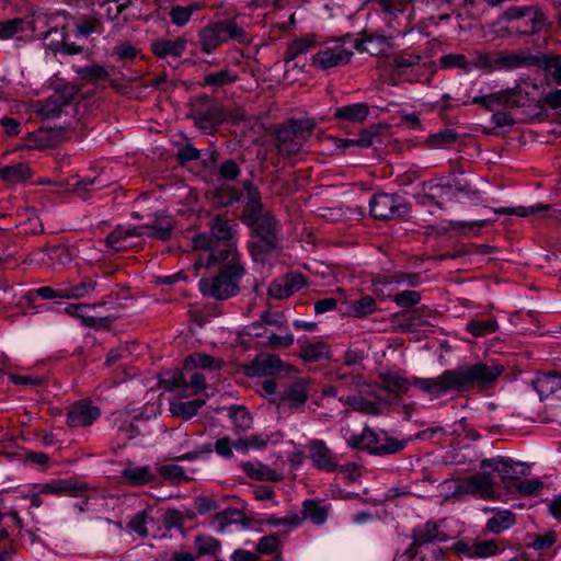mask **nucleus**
<instances>
[{
    "label": "nucleus",
    "instance_id": "f257e3e1",
    "mask_svg": "<svg viewBox=\"0 0 561 561\" xmlns=\"http://www.w3.org/2000/svg\"><path fill=\"white\" fill-rule=\"evenodd\" d=\"M504 371L502 365L478 362L446 369L437 377L414 378L413 385L421 391L438 399L448 393H463L492 387Z\"/></svg>",
    "mask_w": 561,
    "mask_h": 561
},
{
    "label": "nucleus",
    "instance_id": "f03ea898",
    "mask_svg": "<svg viewBox=\"0 0 561 561\" xmlns=\"http://www.w3.org/2000/svg\"><path fill=\"white\" fill-rule=\"evenodd\" d=\"M312 381L298 378L285 383L282 379L267 378L261 383V394L270 400L278 413H295L302 410L309 399Z\"/></svg>",
    "mask_w": 561,
    "mask_h": 561
},
{
    "label": "nucleus",
    "instance_id": "7ed1b4c3",
    "mask_svg": "<svg viewBox=\"0 0 561 561\" xmlns=\"http://www.w3.org/2000/svg\"><path fill=\"white\" fill-rule=\"evenodd\" d=\"M494 473H497L503 482L518 481L530 473V466L510 457L484 459L480 463V472L469 479L473 491H490L494 486Z\"/></svg>",
    "mask_w": 561,
    "mask_h": 561
},
{
    "label": "nucleus",
    "instance_id": "20e7f679",
    "mask_svg": "<svg viewBox=\"0 0 561 561\" xmlns=\"http://www.w3.org/2000/svg\"><path fill=\"white\" fill-rule=\"evenodd\" d=\"M316 127L312 118H289L284 122L275 134V147L280 156H297L304 149Z\"/></svg>",
    "mask_w": 561,
    "mask_h": 561
},
{
    "label": "nucleus",
    "instance_id": "39448f33",
    "mask_svg": "<svg viewBox=\"0 0 561 561\" xmlns=\"http://www.w3.org/2000/svg\"><path fill=\"white\" fill-rule=\"evenodd\" d=\"M245 273L244 266L220 268L215 276L199 279V291L205 297H210L216 300H226L240 291L239 282Z\"/></svg>",
    "mask_w": 561,
    "mask_h": 561
},
{
    "label": "nucleus",
    "instance_id": "423d86ee",
    "mask_svg": "<svg viewBox=\"0 0 561 561\" xmlns=\"http://www.w3.org/2000/svg\"><path fill=\"white\" fill-rule=\"evenodd\" d=\"M478 191H472L459 183H448L443 181L431 180L421 184V193L417 194V204L422 206L436 205L439 208L446 202L453 201L459 194H466L468 197L474 196Z\"/></svg>",
    "mask_w": 561,
    "mask_h": 561
},
{
    "label": "nucleus",
    "instance_id": "0eeeda50",
    "mask_svg": "<svg viewBox=\"0 0 561 561\" xmlns=\"http://www.w3.org/2000/svg\"><path fill=\"white\" fill-rule=\"evenodd\" d=\"M347 443L355 449L366 450L373 455H391L403 449L404 443L386 434H378L369 427H365L358 435H351Z\"/></svg>",
    "mask_w": 561,
    "mask_h": 561
},
{
    "label": "nucleus",
    "instance_id": "6e6552de",
    "mask_svg": "<svg viewBox=\"0 0 561 561\" xmlns=\"http://www.w3.org/2000/svg\"><path fill=\"white\" fill-rule=\"evenodd\" d=\"M350 35L334 38L320 44L318 51L311 58V65L320 70L347 65L353 57V47H346Z\"/></svg>",
    "mask_w": 561,
    "mask_h": 561
},
{
    "label": "nucleus",
    "instance_id": "1a4fd4ad",
    "mask_svg": "<svg viewBox=\"0 0 561 561\" xmlns=\"http://www.w3.org/2000/svg\"><path fill=\"white\" fill-rule=\"evenodd\" d=\"M530 98L520 85L500 90L494 93L478 95L472 99L471 102H463V104H478L484 107L486 111L496 112L499 107H523L528 105Z\"/></svg>",
    "mask_w": 561,
    "mask_h": 561
},
{
    "label": "nucleus",
    "instance_id": "9d476101",
    "mask_svg": "<svg viewBox=\"0 0 561 561\" xmlns=\"http://www.w3.org/2000/svg\"><path fill=\"white\" fill-rule=\"evenodd\" d=\"M369 207L371 216L380 220L405 218L411 211L409 204L402 197L387 193L374 195Z\"/></svg>",
    "mask_w": 561,
    "mask_h": 561
},
{
    "label": "nucleus",
    "instance_id": "9b49d317",
    "mask_svg": "<svg viewBox=\"0 0 561 561\" xmlns=\"http://www.w3.org/2000/svg\"><path fill=\"white\" fill-rule=\"evenodd\" d=\"M75 95L76 91L71 87L58 89L48 98L37 101L34 104V112L45 119L58 117Z\"/></svg>",
    "mask_w": 561,
    "mask_h": 561
},
{
    "label": "nucleus",
    "instance_id": "f8f14e48",
    "mask_svg": "<svg viewBox=\"0 0 561 561\" xmlns=\"http://www.w3.org/2000/svg\"><path fill=\"white\" fill-rule=\"evenodd\" d=\"M242 221L251 227L257 238L279 239V225L270 210L242 214Z\"/></svg>",
    "mask_w": 561,
    "mask_h": 561
},
{
    "label": "nucleus",
    "instance_id": "ddd939ff",
    "mask_svg": "<svg viewBox=\"0 0 561 561\" xmlns=\"http://www.w3.org/2000/svg\"><path fill=\"white\" fill-rule=\"evenodd\" d=\"M504 16L508 21L529 19L531 21L529 27L522 28V25H517V31L524 35L541 32L546 26V15L534 7H511L505 11Z\"/></svg>",
    "mask_w": 561,
    "mask_h": 561
},
{
    "label": "nucleus",
    "instance_id": "4468645a",
    "mask_svg": "<svg viewBox=\"0 0 561 561\" xmlns=\"http://www.w3.org/2000/svg\"><path fill=\"white\" fill-rule=\"evenodd\" d=\"M100 415V408L84 399L69 407L66 422L69 427H85L95 422Z\"/></svg>",
    "mask_w": 561,
    "mask_h": 561
},
{
    "label": "nucleus",
    "instance_id": "2eb2a0df",
    "mask_svg": "<svg viewBox=\"0 0 561 561\" xmlns=\"http://www.w3.org/2000/svg\"><path fill=\"white\" fill-rule=\"evenodd\" d=\"M392 35H383L378 32L364 30L362 38L354 42V48L360 53L366 51L371 56L386 55L392 47Z\"/></svg>",
    "mask_w": 561,
    "mask_h": 561
},
{
    "label": "nucleus",
    "instance_id": "dca6fc26",
    "mask_svg": "<svg viewBox=\"0 0 561 561\" xmlns=\"http://www.w3.org/2000/svg\"><path fill=\"white\" fill-rule=\"evenodd\" d=\"M213 264H222L221 268L244 266L234 241L215 242L211 252L208 253L206 266L209 267Z\"/></svg>",
    "mask_w": 561,
    "mask_h": 561
},
{
    "label": "nucleus",
    "instance_id": "f3484780",
    "mask_svg": "<svg viewBox=\"0 0 561 561\" xmlns=\"http://www.w3.org/2000/svg\"><path fill=\"white\" fill-rule=\"evenodd\" d=\"M328 516V511L324 506H320L318 502L313 500H307L304 502V517H299L296 514L286 516L284 518H275L272 517L268 522L272 525H289L291 527H296L301 524L304 518H310L314 524L321 525L325 522Z\"/></svg>",
    "mask_w": 561,
    "mask_h": 561
},
{
    "label": "nucleus",
    "instance_id": "a211bd4d",
    "mask_svg": "<svg viewBox=\"0 0 561 561\" xmlns=\"http://www.w3.org/2000/svg\"><path fill=\"white\" fill-rule=\"evenodd\" d=\"M283 370H291L278 355L262 353L254 357L248 368V374L257 377L274 376Z\"/></svg>",
    "mask_w": 561,
    "mask_h": 561
},
{
    "label": "nucleus",
    "instance_id": "6ab92c4d",
    "mask_svg": "<svg viewBox=\"0 0 561 561\" xmlns=\"http://www.w3.org/2000/svg\"><path fill=\"white\" fill-rule=\"evenodd\" d=\"M309 458L312 465L322 471L332 472L339 468V460L335 454L323 440L313 439L308 445Z\"/></svg>",
    "mask_w": 561,
    "mask_h": 561
},
{
    "label": "nucleus",
    "instance_id": "aec40b11",
    "mask_svg": "<svg viewBox=\"0 0 561 561\" xmlns=\"http://www.w3.org/2000/svg\"><path fill=\"white\" fill-rule=\"evenodd\" d=\"M306 285L305 276L301 273H289L276 278L268 286V295L275 299H284L294 295Z\"/></svg>",
    "mask_w": 561,
    "mask_h": 561
},
{
    "label": "nucleus",
    "instance_id": "412c9836",
    "mask_svg": "<svg viewBox=\"0 0 561 561\" xmlns=\"http://www.w3.org/2000/svg\"><path fill=\"white\" fill-rule=\"evenodd\" d=\"M174 230V221L169 216H159L150 224L135 227L137 237H148L160 241L171 239Z\"/></svg>",
    "mask_w": 561,
    "mask_h": 561
},
{
    "label": "nucleus",
    "instance_id": "4be33fe9",
    "mask_svg": "<svg viewBox=\"0 0 561 561\" xmlns=\"http://www.w3.org/2000/svg\"><path fill=\"white\" fill-rule=\"evenodd\" d=\"M537 58L531 54L523 51H496V71H512L515 69L534 66L537 64Z\"/></svg>",
    "mask_w": 561,
    "mask_h": 561
},
{
    "label": "nucleus",
    "instance_id": "5701e85b",
    "mask_svg": "<svg viewBox=\"0 0 561 561\" xmlns=\"http://www.w3.org/2000/svg\"><path fill=\"white\" fill-rule=\"evenodd\" d=\"M299 357L304 362L314 363L323 359H330L331 347L330 345L320 339H299Z\"/></svg>",
    "mask_w": 561,
    "mask_h": 561
},
{
    "label": "nucleus",
    "instance_id": "b1692460",
    "mask_svg": "<svg viewBox=\"0 0 561 561\" xmlns=\"http://www.w3.org/2000/svg\"><path fill=\"white\" fill-rule=\"evenodd\" d=\"M249 251L254 262L263 265L270 264L271 259H274L279 252V239L257 238L256 241L250 243Z\"/></svg>",
    "mask_w": 561,
    "mask_h": 561
},
{
    "label": "nucleus",
    "instance_id": "393cba45",
    "mask_svg": "<svg viewBox=\"0 0 561 561\" xmlns=\"http://www.w3.org/2000/svg\"><path fill=\"white\" fill-rule=\"evenodd\" d=\"M446 539L447 536L438 529L437 525L428 522L420 529L414 530L413 542L409 547L408 552L412 557H415L417 554V548L420 546H424L435 540L445 541Z\"/></svg>",
    "mask_w": 561,
    "mask_h": 561
},
{
    "label": "nucleus",
    "instance_id": "a878e982",
    "mask_svg": "<svg viewBox=\"0 0 561 561\" xmlns=\"http://www.w3.org/2000/svg\"><path fill=\"white\" fill-rule=\"evenodd\" d=\"M240 467L248 478L256 481H279L282 474L257 461H243Z\"/></svg>",
    "mask_w": 561,
    "mask_h": 561
},
{
    "label": "nucleus",
    "instance_id": "bb28decb",
    "mask_svg": "<svg viewBox=\"0 0 561 561\" xmlns=\"http://www.w3.org/2000/svg\"><path fill=\"white\" fill-rule=\"evenodd\" d=\"M214 523L219 530H224L229 524H241L249 526L251 518L248 516L245 506L241 508H226L215 515Z\"/></svg>",
    "mask_w": 561,
    "mask_h": 561
},
{
    "label": "nucleus",
    "instance_id": "cd10ccee",
    "mask_svg": "<svg viewBox=\"0 0 561 561\" xmlns=\"http://www.w3.org/2000/svg\"><path fill=\"white\" fill-rule=\"evenodd\" d=\"M317 45V36L314 34H305L288 43L284 55V61L290 62L297 57L308 53Z\"/></svg>",
    "mask_w": 561,
    "mask_h": 561
},
{
    "label": "nucleus",
    "instance_id": "c85d7f7f",
    "mask_svg": "<svg viewBox=\"0 0 561 561\" xmlns=\"http://www.w3.org/2000/svg\"><path fill=\"white\" fill-rule=\"evenodd\" d=\"M198 37L201 49L205 54L213 53L220 44L225 43L218 22L203 27Z\"/></svg>",
    "mask_w": 561,
    "mask_h": 561
},
{
    "label": "nucleus",
    "instance_id": "c756f323",
    "mask_svg": "<svg viewBox=\"0 0 561 561\" xmlns=\"http://www.w3.org/2000/svg\"><path fill=\"white\" fill-rule=\"evenodd\" d=\"M369 115V106L366 103H353L340 106L334 111V118L351 123H363Z\"/></svg>",
    "mask_w": 561,
    "mask_h": 561
},
{
    "label": "nucleus",
    "instance_id": "7c9ffc66",
    "mask_svg": "<svg viewBox=\"0 0 561 561\" xmlns=\"http://www.w3.org/2000/svg\"><path fill=\"white\" fill-rule=\"evenodd\" d=\"M186 48V41L178 38L175 41L160 39L151 45L153 54L160 58L181 57Z\"/></svg>",
    "mask_w": 561,
    "mask_h": 561
},
{
    "label": "nucleus",
    "instance_id": "2f4dec72",
    "mask_svg": "<svg viewBox=\"0 0 561 561\" xmlns=\"http://www.w3.org/2000/svg\"><path fill=\"white\" fill-rule=\"evenodd\" d=\"M373 8L385 15V19L391 23L399 14L403 13L409 0H370Z\"/></svg>",
    "mask_w": 561,
    "mask_h": 561
},
{
    "label": "nucleus",
    "instance_id": "473e14b6",
    "mask_svg": "<svg viewBox=\"0 0 561 561\" xmlns=\"http://www.w3.org/2000/svg\"><path fill=\"white\" fill-rule=\"evenodd\" d=\"M224 365V362L219 358H215L204 353H192L184 359V369L188 370L192 368L219 370Z\"/></svg>",
    "mask_w": 561,
    "mask_h": 561
},
{
    "label": "nucleus",
    "instance_id": "72a5a7b5",
    "mask_svg": "<svg viewBox=\"0 0 561 561\" xmlns=\"http://www.w3.org/2000/svg\"><path fill=\"white\" fill-rule=\"evenodd\" d=\"M122 477L131 486H142L152 481L154 474L149 466H129L122 471Z\"/></svg>",
    "mask_w": 561,
    "mask_h": 561
},
{
    "label": "nucleus",
    "instance_id": "f704fd0d",
    "mask_svg": "<svg viewBox=\"0 0 561 561\" xmlns=\"http://www.w3.org/2000/svg\"><path fill=\"white\" fill-rule=\"evenodd\" d=\"M131 237H137L135 227L133 229H124L123 227L117 226L107 234L105 242L114 251H123L130 245L129 239Z\"/></svg>",
    "mask_w": 561,
    "mask_h": 561
},
{
    "label": "nucleus",
    "instance_id": "c9c22d12",
    "mask_svg": "<svg viewBox=\"0 0 561 561\" xmlns=\"http://www.w3.org/2000/svg\"><path fill=\"white\" fill-rule=\"evenodd\" d=\"M382 389L393 394L407 393L410 389V381L397 373H385L380 376Z\"/></svg>",
    "mask_w": 561,
    "mask_h": 561
},
{
    "label": "nucleus",
    "instance_id": "e433bc0d",
    "mask_svg": "<svg viewBox=\"0 0 561 561\" xmlns=\"http://www.w3.org/2000/svg\"><path fill=\"white\" fill-rule=\"evenodd\" d=\"M96 287V280L84 277L78 284H66L64 288L65 299H81L87 297Z\"/></svg>",
    "mask_w": 561,
    "mask_h": 561
},
{
    "label": "nucleus",
    "instance_id": "4c0bfd02",
    "mask_svg": "<svg viewBox=\"0 0 561 561\" xmlns=\"http://www.w3.org/2000/svg\"><path fill=\"white\" fill-rule=\"evenodd\" d=\"M79 78L91 84H99L110 79L108 71L101 65H90L75 68Z\"/></svg>",
    "mask_w": 561,
    "mask_h": 561
},
{
    "label": "nucleus",
    "instance_id": "58836bf2",
    "mask_svg": "<svg viewBox=\"0 0 561 561\" xmlns=\"http://www.w3.org/2000/svg\"><path fill=\"white\" fill-rule=\"evenodd\" d=\"M210 234L215 242L233 241L234 238V231L230 221L220 216H217L211 220Z\"/></svg>",
    "mask_w": 561,
    "mask_h": 561
},
{
    "label": "nucleus",
    "instance_id": "ea45409f",
    "mask_svg": "<svg viewBox=\"0 0 561 561\" xmlns=\"http://www.w3.org/2000/svg\"><path fill=\"white\" fill-rule=\"evenodd\" d=\"M50 35H58V39L56 42H48L47 47L53 51H60L67 55H76L82 51V47L76 44L66 43V37L62 31L58 28L49 30L45 33L44 39H47Z\"/></svg>",
    "mask_w": 561,
    "mask_h": 561
},
{
    "label": "nucleus",
    "instance_id": "a19ab883",
    "mask_svg": "<svg viewBox=\"0 0 561 561\" xmlns=\"http://www.w3.org/2000/svg\"><path fill=\"white\" fill-rule=\"evenodd\" d=\"M32 171L26 163L7 165L0 169V178L9 183L23 182L30 179Z\"/></svg>",
    "mask_w": 561,
    "mask_h": 561
},
{
    "label": "nucleus",
    "instance_id": "79ce46f5",
    "mask_svg": "<svg viewBox=\"0 0 561 561\" xmlns=\"http://www.w3.org/2000/svg\"><path fill=\"white\" fill-rule=\"evenodd\" d=\"M194 121L197 127L204 130H211L217 127L222 121V115L219 108L213 107L207 111H199L194 115Z\"/></svg>",
    "mask_w": 561,
    "mask_h": 561
},
{
    "label": "nucleus",
    "instance_id": "37998d69",
    "mask_svg": "<svg viewBox=\"0 0 561 561\" xmlns=\"http://www.w3.org/2000/svg\"><path fill=\"white\" fill-rule=\"evenodd\" d=\"M204 404L205 400L203 399H195L186 402H175L170 405V411L174 416H181L184 420H190L197 414Z\"/></svg>",
    "mask_w": 561,
    "mask_h": 561
},
{
    "label": "nucleus",
    "instance_id": "c03bdc74",
    "mask_svg": "<svg viewBox=\"0 0 561 561\" xmlns=\"http://www.w3.org/2000/svg\"><path fill=\"white\" fill-rule=\"evenodd\" d=\"M229 417L233 423L237 434L243 433L252 425V417L245 408L241 405H232L229 408Z\"/></svg>",
    "mask_w": 561,
    "mask_h": 561
},
{
    "label": "nucleus",
    "instance_id": "a18cd8bd",
    "mask_svg": "<svg viewBox=\"0 0 561 561\" xmlns=\"http://www.w3.org/2000/svg\"><path fill=\"white\" fill-rule=\"evenodd\" d=\"M202 5L198 2H192L188 5H174L171 8L169 15L171 22L176 26L185 25L194 12L199 11Z\"/></svg>",
    "mask_w": 561,
    "mask_h": 561
},
{
    "label": "nucleus",
    "instance_id": "49530a36",
    "mask_svg": "<svg viewBox=\"0 0 561 561\" xmlns=\"http://www.w3.org/2000/svg\"><path fill=\"white\" fill-rule=\"evenodd\" d=\"M439 67L442 69H460L466 73L472 70V66L463 54H446L439 58Z\"/></svg>",
    "mask_w": 561,
    "mask_h": 561
},
{
    "label": "nucleus",
    "instance_id": "de8ad7c7",
    "mask_svg": "<svg viewBox=\"0 0 561 561\" xmlns=\"http://www.w3.org/2000/svg\"><path fill=\"white\" fill-rule=\"evenodd\" d=\"M340 401L350 405L354 411L362 412L369 415H376L379 413V407L377 403L365 399L362 396H347L345 399H340Z\"/></svg>",
    "mask_w": 561,
    "mask_h": 561
},
{
    "label": "nucleus",
    "instance_id": "09e8293b",
    "mask_svg": "<svg viewBox=\"0 0 561 561\" xmlns=\"http://www.w3.org/2000/svg\"><path fill=\"white\" fill-rule=\"evenodd\" d=\"M473 59L470 61L472 69H479L483 72L491 73L496 71V51H474Z\"/></svg>",
    "mask_w": 561,
    "mask_h": 561
},
{
    "label": "nucleus",
    "instance_id": "8fccbe9b",
    "mask_svg": "<svg viewBox=\"0 0 561 561\" xmlns=\"http://www.w3.org/2000/svg\"><path fill=\"white\" fill-rule=\"evenodd\" d=\"M243 188L245 191L247 204L242 214H252L254 211L264 210L259 188L251 181H244Z\"/></svg>",
    "mask_w": 561,
    "mask_h": 561
},
{
    "label": "nucleus",
    "instance_id": "3c124183",
    "mask_svg": "<svg viewBox=\"0 0 561 561\" xmlns=\"http://www.w3.org/2000/svg\"><path fill=\"white\" fill-rule=\"evenodd\" d=\"M420 60V55L399 51L392 57L390 67L398 75H402L407 69L419 65Z\"/></svg>",
    "mask_w": 561,
    "mask_h": 561
},
{
    "label": "nucleus",
    "instance_id": "603ef678",
    "mask_svg": "<svg viewBox=\"0 0 561 561\" xmlns=\"http://www.w3.org/2000/svg\"><path fill=\"white\" fill-rule=\"evenodd\" d=\"M377 310L376 300L371 296H363L357 300L350 302L348 311L352 316L363 318L374 313Z\"/></svg>",
    "mask_w": 561,
    "mask_h": 561
},
{
    "label": "nucleus",
    "instance_id": "864d4df0",
    "mask_svg": "<svg viewBox=\"0 0 561 561\" xmlns=\"http://www.w3.org/2000/svg\"><path fill=\"white\" fill-rule=\"evenodd\" d=\"M515 523V515L510 511H500L488 520L486 528L493 534H500Z\"/></svg>",
    "mask_w": 561,
    "mask_h": 561
},
{
    "label": "nucleus",
    "instance_id": "5fc2aeb1",
    "mask_svg": "<svg viewBox=\"0 0 561 561\" xmlns=\"http://www.w3.org/2000/svg\"><path fill=\"white\" fill-rule=\"evenodd\" d=\"M218 25L221 30L224 41L227 42L229 39H234L239 43L247 42V35L244 30L238 25L234 20H224L219 21Z\"/></svg>",
    "mask_w": 561,
    "mask_h": 561
},
{
    "label": "nucleus",
    "instance_id": "6e6d98bb",
    "mask_svg": "<svg viewBox=\"0 0 561 561\" xmlns=\"http://www.w3.org/2000/svg\"><path fill=\"white\" fill-rule=\"evenodd\" d=\"M237 80L238 76L234 72L228 69H222L218 72L206 75L203 79L202 85L220 88Z\"/></svg>",
    "mask_w": 561,
    "mask_h": 561
},
{
    "label": "nucleus",
    "instance_id": "4d7b16f0",
    "mask_svg": "<svg viewBox=\"0 0 561 561\" xmlns=\"http://www.w3.org/2000/svg\"><path fill=\"white\" fill-rule=\"evenodd\" d=\"M499 324L494 319L471 320L467 324V331L473 336L482 337L496 332Z\"/></svg>",
    "mask_w": 561,
    "mask_h": 561
},
{
    "label": "nucleus",
    "instance_id": "13d9d810",
    "mask_svg": "<svg viewBox=\"0 0 561 561\" xmlns=\"http://www.w3.org/2000/svg\"><path fill=\"white\" fill-rule=\"evenodd\" d=\"M105 187V184L99 176H85L73 184V192L79 197L85 199L88 194L95 190Z\"/></svg>",
    "mask_w": 561,
    "mask_h": 561
},
{
    "label": "nucleus",
    "instance_id": "bf43d9fd",
    "mask_svg": "<svg viewBox=\"0 0 561 561\" xmlns=\"http://www.w3.org/2000/svg\"><path fill=\"white\" fill-rule=\"evenodd\" d=\"M160 386L163 387L165 391H184L187 389L188 383L184 378V375L176 370L172 374H164L160 379Z\"/></svg>",
    "mask_w": 561,
    "mask_h": 561
},
{
    "label": "nucleus",
    "instance_id": "052dcab7",
    "mask_svg": "<svg viewBox=\"0 0 561 561\" xmlns=\"http://www.w3.org/2000/svg\"><path fill=\"white\" fill-rule=\"evenodd\" d=\"M88 485L78 480L77 478H70L66 480H57L47 483L42 491H87Z\"/></svg>",
    "mask_w": 561,
    "mask_h": 561
},
{
    "label": "nucleus",
    "instance_id": "680f3d73",
    "mask_svg": "<svg viewBox=\"0 0 561 561\" xmlns=\"http://www.w3.org/2000/svg\"><path fill=\"white\" fill-rule=\"evenodd\" d=\"M25 30V21L21 18L0 21V39H10Z\"/></svg>",
    "mask_w": 561,
    "mask_h": 561
},
{
    "label": "nucleus",
    "instance_id": "e2e57ef3",
    "mask_svg": "<svg viewBox=\"0 0 561 561\" xmlns=\"http://www.w3.org/2000/svg\"><path fill=\"white\" fill-rule=\"evenodd\" d=\"M374 136L375 134L373 131L364 130L355 139H337L336 147L342 149L348 147L369 148L374 144Z\"/></svg>",
    "mask_w": 561,
    "mask_h": 561
},
{
    "label": "nucleus",
    "instance_id": "0e129e2a",
    "mask_svg": "<svg viewBox=\"0 0 561 561\" xmlns=\"http://www.w3.org/2000/svg\"><path fill=\"white\" fill-rule=\"evenodd\" d=\"M550 208H551L550 205H537V206H529V207L519 206V207H515V208H504L503 207V208L495 210V213L501 214V215H515L518 217H528V216H534L539 211L549 210Z\"/></svg>",
    "mask_w": 561,
    "mask_h": 561
},
{
    "label": "nucleus",
    "instance_id": "69168bd1",
    "mask_svg": "<svg viewBox=\"0 0 561 561\" xmlns=\"http://www.w3.org/2000/svg\"><path fill=\"white\" fill-rule=\"evenodd\" d=\"M470 550L471 557L488 558L497 552V542L495 540L478 541L471 546Z\"/></svg>",
    "mask_w": 561,
    "mask_h": 561
},
{
    "label": "nucleus",
    "instance_id": "338daca9",
    "mask_svg": "<svg viewBox=\"0 0 561 561\" xmlns=\"http://www.w3.org/2000/svg\"><path fill=\"white\" fill-rule=\"evenodd\" d=\"M130 0L119 2V0H106L101 4L108 20L114 21L130 5Z\"/></svg>",
    "mask_w": 561,
    "mask_h": 561
},
{
    "label": "nucleus",
    "instance_id": "774afa93",
    "mask_svg": "<svg viewBox=\"0 0 561 561\" xmlns=\"http://www.w3.org/2000/svg\"><path fill=\"white\" fill-rule=\"evenodd\" d=\"M158 472L161 477L167 480H170L174 483H180L181 481L187 480L185 472L182 467L178 465H163L158 468Z\"/></svg>",
    "mask_w": 561,
    "mask_h": 561
}]
</instances>
